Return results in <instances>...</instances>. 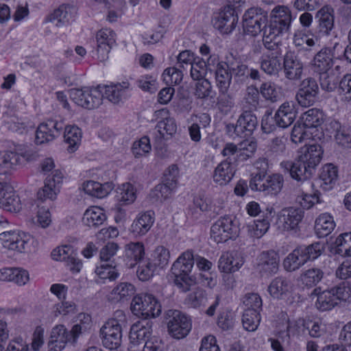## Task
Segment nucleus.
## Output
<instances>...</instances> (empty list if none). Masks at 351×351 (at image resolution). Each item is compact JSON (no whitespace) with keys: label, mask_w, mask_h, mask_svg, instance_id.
Here are the masks:
<instances>
[{"label":"nucleus","mask_w":351,"mask_h":351,"mask_svg":"<svg viewBox=\"0 0 351 351\" xmlns=\"http://www.w3.org/2000/svg\"><path fill=\"white\" fill-rule=\"evenodd\" d=\"M292 21L291 10L285 5L276 6L270 13V21L264 29V38L279 40V36L289 31Z\"/></svg>","instance_id":"obj_6"},{"label":"nucleus","mask_w":351,"mask_h":351,"mask_svg":"<svg viewBox=\"0 0 351 351\" xmlns=\"http://www.w3.org/2000/svg\"><path fill=\"white\" fill-rule=\"evenodd\" d=\"M307 261L318 258L325 250V244L314 242L308 245H300Z\"/></svg>","instance_id":"obj_53"},{"label":"nucleus","mask_w":351,"mask_h":351,"mask_svg":"<svg viewBox=\"0 0 351 351\" xmlns=\"http://www.w3.org/2000/svg\"><path fill=\"white\" fill-rule=\"evenodd\" d=\"M99 86L102 90L104 97L107 98L113 104H119L128 96L130 84L128 82L110 86Z\"/></svg>","instance_id":"obj_26"},{"label":"nucleus","mask_w":351,"mask_h":351,"mask_svg":"<svg viewBox=\"0 0 351 351\" xmlns=\"http://www.w3.org/2000/svg\"><path fill=\"white\" fill-rule=\"evenodd\" d=\"M335 226L333 217L328 213H322L315 220V231L318 237L324 238L329 235Z\"/></svg>","instance_id":"obj_36"},{"label":"nucleus","mask_w":351,"mask_h":351,"mask_svg":"<svg viewBox=\"0 0 351 351\" xmlns=\"http://www.w3.org/2000/svg\"><path fill=\"white\" fill-rule=\"evenodd\" d=\"M234 173L235 169L232 162L226 159L215 168L213 176V181L219 185H225L231 181Z\"/></svg>","instance_id":"obj_31"},{"label":"nucleus","mask_w":351,"mask_h":351,"mask_svg":"<svg viewBox=\"0 0 351 351\" xmlns=\"http://www.w3.org/2000/svg\"><path fill=\"white\" fill-rule=\"evenodd\" d=\"M135 293L134 286L130 282H121L114 287L111 295L117 301H125L131 298Z\"/></svg>","instance_id":"obj_48"},{"label":"nucleus","mask_w":351,"mask_h":351,"mask_svg":"<svg viewBox=\"0 0 351 351\" xmlns=\"http://www.w3.org/2000/svg\"><path fill=\"white\" fill-rule=\"evenodd\" d=\"M259 90L253 85L249 86L245 90L244 97L243 98V110H256L259 106Z\"/></svg>","instance_id":"obj_43"},{"label":"nucleus","mask_w":351,"mask_h":351,"mask_svg":"<svg viewBox=\"0 0 351 351\" xmlns=\"http://www.w3.org/2000/svg\"><path fill=\"white\" fill-rule=\"evenodd\" d=\"M342 46L336 43L332 48L324 47L319 51L313 58V69L314 71L320 73L325 71H330L333 64V58L335 57L334 51Z\"/></svg>","instance_id":"obj_20"},{"label":"nucleus","mask_w":351,"mask_h":351,"mask_svg":"<svg viewBox=\"0 0 351 351\" xmlns=\"http://www.w3.org/2000/svg\"><path fill=\"white\" fill-rule=\"evenodd\" d=\"M107 217L104 210L99 207L93 206L88 208L84 213L82 221L84 225L97 228L104 224Z\"/></svg>","instance_id":"obj_35"},{"label":"nucleus","mask_w":351,"mask_h":351,"mask_svg":"<svg viewBox=\"0 0 351 351\" xmlns=\"http://www.w3.org/2000/svg\"><path fill=\"white\" fill-rule=\"evenodd\" d=\"M265 47L269 51L264 53L260 61L261 69L269 75H277L281 69V49L280 40H269L267 38L263 39Z\"/></svg>","instance_id":"obj_9"},{"label":"nucleus","mask_w":351,"mask_h":351,"mask_svg":"<svg viewBox=\"0 0 351 351\" xmlns=\"http://www.w3.org/2000/svg\"><path fill=\"white\" fill-rule=\"evenodd\" d=\"M319 86L315 79L307 77L301 81L295 98L302 107L313 106L318 99Z\"/></svg>","instance_id":"obj_14"},{"label":"nucleus","mask_w":351,"mask_h":351,"mask_svg":"<svg viewBox=\"0 0 351 351\" xmlns=\"http://www.w3.org/2000/svg\"><path fill=\"white\" fill-rule=\"evenodd\" d=\"M319 75V84L323 90L332 92L337 88L339 79L332 70L320 73Z\"/></svg>","instance_id":"obj_49"},{"label":"nucleus","mask_w":351,"mask_h":351,"mask_svg":"<svg viewBox=\"0 0 351 351\" xmlns=\"http://www.w3.org/2000/svg\"><path fill=\"white\" fill-rule=\"evenodd\" d=\"M64 127L60 119H50L39 125L36 133V142L43 144L59 136Z\"/></svg>","instance_id":"obj_15"},{"label":"nucleus","mask_w":351,"mask_h":351,"mask_svg":"<svg viewBox=\"0 0 351 351\" xmlns=\"http://www.w3.org/2000/svg\"><path fill=\"white\" fill-rule=\"evenodd\" d=\"M126 324V317L123 311L114 313L100 329V337L103 346L109 350H116L121 344L122 328Z\"/></svg>","instance_id":"obj_4"},{"label":"nucleus","mask_w":351,"mask_h":351,"mask_svg":"<svg viewBox=\"0 0 351 351\" xmlns=\"http://www.w3.org/2000/svg\"><path fill=\"white\" fill-rule=\"evenodd\" d=\"M132 311L141 314L145 319L156 317L160 315L162 306L158 300L152 294L142 293L134 296L131 303Z\"/></svg>","instance_id":"obj_11"},{"label":"nucleus","mask_w":351,"mask_h":351,"mask_svg":"<svg viewBox=\"0 0 351 351\" xmlns=\"http://www.w3.org/2000/svg\"><path fill=\"white\" fill-rule=\"evenodd\" d=\"M338 178V170L337 167L332 164L325 165L319 175V186L324 191L332 189L336 184Z\"/></svg>","instance_id":"obj_34"},{"label":"nucleus","mask_w":351,"mask_h":351,"mask_svg":"<svg viewBox=\"0 0 351 351\" xmlns=\"http://www.w3.org/2000/svg\"><path fill=\"white\" fill-rule=\"evenodd\" d=\"M244 263L243 257L237 252H226L220 256L218 268L225 274H231L238 271Z\"/></svg>","instance_id":"obj_23"},{"label":"nucleus","mask_w":351,"mask_h":351,"mask_svg":"<svg viewBox=\"0 0 351 351\" xmlns=\"http://www.w3.org/2000/svg\"><path fill=\"white\" fill-rule=\"evenodd\" d=\"M319 18V32L322 35H330L334 29V16L328 8H322L317 13Z\"/></svg>","instance_id":"obj_41"},{"label":"nucleus","mask_w":351,"mask_h":351,"mask_svg":"<svg viewBox=\"0 0 351 351\" xmlns=\"http://www.w3.org/2000/svg\"><path fill=\"white\" fill-rule=\"evenodd\" d=\"M240 138H247L252 135L258 126L256 116L251 110H243L237 119Z\"/></svg>","instance_id":"obj_27"},{"label":"nucleus","mask_w":351,"mask_h":351,"mask_svg":"<svg viewBox=\"0 0 351 351\" xmlns=\"http://www.w3.org/2000/svg\"><path fill=\"white\" fill-rule=\"evenodd\" d=\"M260 94L271 103L278 101L281 97V87L272 81L263 82L259 88Z\"/></svg>","instance_id":"obj_40"},{"label":"nucleus","mask_w":351,"mask_h":351,"mask_svg":"<svg viewBox=\"0 0 351 351\" xmlns=\"http://www.w3.org/2000/svg\"><path fill=\"white\" fill-rule=\"evenodd\" d=\"M259 163L261 165L263 163L265 167H263L262 171L252 174L249 183L250 188L254 191L263 192L265 195H276L282 189L283 176L278 173L267 176L266 174L267 162L265 158L260 159L256 162L257 168L259 167L258 166Z\"/></svg>","instance_id":"obj_2"},{"label":"nucleus","mask_w":351,"mask_h":351,"mask_svg":"<svg viewBox=\"0 0 351 351\" xmlns=\"http://www.w3.org/2000/svg\"><path fill=\"white\" fill-rule=\"evenodd\" d=\"M88 91V87L82 88H73L70 90V97L73 102L81 107H90L96 105L93 101H86V95Z\"/></svg>","instance_id":"obj_60"},{"label":"nucleus","mask_w":351,"mask_h":351,"mask_svg":"<svg viewBox=\"0 0 351 351\" xmlns=\"http://www.w3.org/2000/svg\"><path fill=\"white\" fill-rule=\"evenodd\" d=\"M248 146L249 148H246L244 146L239 149L235 144L228 143L222 149L221 154L223 156L227 157L226 159H228V160L231 162V157L234 156L241 158L242 160H246L252 157L256 148V143L252 141L248 143ZM233 159H235V157H234Z\"/></svg>","instance_id":"obj_29"},{"label":"nucleus","mask_w":351,"mask_h":351,"mask_svg":"<svg viewBox=\"0 0 351 351\" xmlns=\"http://www.w3.org/2000/svg\"><path fill=\"white\" fill-rule=\"evenodd\" d=\"M64 138L66 144H68L67 150L70 153H73L77 150L81 142L82 132L80 128L75 125H64Z\"/></svg>","instance_id":"obj_38"},{"label":"nucleus","mask_w":351,"mask_h":351,"mask_svg":"<svg viewBox=\"0 0 351 351\" xmlns=\"http://www.w3.org/2000/svg\"><path fill=\"white\" fill-rule=\"evenodd\" d=\"M40 172L48 176L45 178L44 186L37 193L38 200H53L56 197L57 187L62 181L63 173L59 169H54V161L51 158L44 159L40 162Z\"/></svg>","instance_id":"obj_5"},{"label":"nucleus","mask_w":351,"mask_h":351,"mask_svg":"<svg viewBox=\"0 0 351 351\" xmlns=\"http://www.w3.org/2000/svg\"><path fill=\"white\" fill-rule=\"evenodd\" d=\"M229 62L226 58V61H221L216 66L215 78L219 91L228 90L232 80V74L229 69Z\"/></svg>","instance_id":"obj_28"},{"label":"nucleus","mask_w":351,"mask_h":351,"mask_svg":"<svg viewBox=\"0 0 351 351\" xmlns=\"http://www.w3.org/2000/svg\"><path fill=\"white\" fill-rule=\"evenodd\" d=\"M292 291L293 285L291 280L283 276L274 278L268 287V291L272 298L285 300L288 304H291L294 302V297L291 295Z\"/></svg>","instance_id":"obj_18"},{"label":"nucleus","mask_w":351,"mask_h":351,"mask_svg":"<svg viewBox=\"0 0 351 351\" xmlns=\"http://www.w3.org/2000/svg\"><path fill=\"white\" fill-rule=\"evenodd\" d=\"M329 290L333 292L338 303L339 301H346L351 298V286L348 282H343Z\"/></svg>","instance_id":"obj_62"},{"label":"nucleus","mask_w":351,"mask_h":351,"mask_svg":"<svg viewBox=\"0 0 351 351\" xmlns=\"http://www.w3.org/2000/svg\"><path fill=\"white\" fill-rule=\"evenodd\" d=\"M261 322V315L258 311L245 310L242 317V324L245 330L255 331Z\"/></svg>","instance_id":"obj_52"},{"label":"nucleus","mask_w":351,"mask_h":351,"mask_svg":"<svg viewBox=\"0 0 351 351\" xmlns=\"http://www.w3.org/2000/svg\"><path fill=\"white\" fill-rule=\"evenodd\" d=\"M268 12L259 7H252L243 16V27L245 34L256 36L268 25ZM264 37L263 38V39Z\"/></svg>","instance_id":"obj_10"},{"label":"nucleus","mask_w":351,"mask_h":351,"mask_svg":"<svg viewBox=\"0 0 351 351\" xmlns=\"http://www.w3.org/2000/svg\"><path fill=\"white\" fill-rule=\"evenodd\" d=\"M206 302V293L200 288L195 289L189 293L184 300L185 304L195 308L204 306Z\"/></svg>","instance_id":"obj_51"},{"label":"nucleus","mask_w":351,"mask_h":351,"mask_svg":"<svg viewBox=\"0 0 351 351\" xmlns=\"http://www.w3.org/2000/svg\"><path fill=\"white\" fill-rule=\"evenodd\" d=\"M113 189L114 184L112 182L101 184L98 182L89 180L83 184V189L86 194L97 198L106 197Z\"/></svg>","instance_id":"obj_33"},{"label":"nucleus","mask_w":351,"mask_h":351,"mask_svg":"<svg viewBox=\"0 0 351 351\" xmlns=\"http://www.w3.org/2000/svg\"><path fill=\"white\" fill-rule=\"evenodd\" d=\"M324 276V272L319 268H311L306 270L301 275V280L303 284L308 287L315 286L321 281Z\"/></svg>","instance_id":"obj_54"},{"label":"nucleus","mask_w":351,"mask_h":351,"mask_svg":"<svg viewBox=\"0 0 351 351\" xmlns=\"http://www.w3.org/2000/svg\"><path fill=\"white\" fill-rule=\"evenodd\" d=\"M300 246L297 247L284 259L283 267L287 271H293L300 269L308 261Z\"/></svg>","instance_id":"obj_37"},{"label":"nucleus","mask_w":351,"mask_h":351,"mask_svg":"<svg viewBox=\"0 0 351 351\" xmlns=\"http://www.w3.org/2000/svg\"><path fill=\"white\" fill-rule=\"evenodd\" d=\"M338 304L332 291L325 290L317 295L316 306L322 311H330Z\"/></svg>","instance_id":"obj_50"},{"label":"nucleus","mask_w":351,"mask_h":351,"mask_svg":"<svg viewBox=\"0 0 351 351\" xmlns=\"http://www.w3.org/2000/svg\"><path fill=\"white\" fill-rule=\"evenodd\" d=\"M152 321L143 319L132 326L130 332V344L138 345L151 338L152 334Z\"/></svg>","instance_id":"obj_22"},{"label":"nucleus","mask_w":351,"mask_h":351,"mask_svg":"<svg viewBox=\"0 0 351 351\" xmlns=\"http://www.w3.org/2000/svg\"><path fill=\"white\" fill-rule=\"evenodd\" d=\"M304 211L300 208L289 207L281 210L277 215L276 225L278 229L297 233L300 231V223L304 217Z\"/></svg>","instance_id":"obj_13"},{"label":"nucleus","mask_w":351,"mask_h":351,"mask_svg":"<svg viewBox=\"0 0 351 351\" xmlns=\"http://www.w3.org/2000/svg\"><path fill=\"white\" fill-rule=\"evenodd\" d=\"M239 232V221L232 215H225L217 219L210 228V237L217 243L235 239Z\"/></svg>","instance_id":"obj_8"},{"label":"nucleus","mask_w":351,"mask_h":351,"mask_svg":"<svg viewBox=\"0 0 351 351\" xmlns=\"http://www.w3.org/2000/svg\"><path fill=\"white\" fill-rule=\"evenodd\" d=\"M322 154L323 150L319 145H305L298 152L295 161H282L280 167L289 172L293 179L303 182L311 177L322 160Z\"/></svg>","instance_id":"obj_1"},{"label":"nucleus","mask_w":351,"mask_h":351,"mask_svg":"<svg viewBox=\"0 0 351 351\" xmlns=\"http://www.w3.org/2000/svg\"><path fill=\"white\" fill-rule=\"evenodd\" d=\"M151 150L149 138L145 136L138 141H135L132 147V151L136 158L145 156Z\"/></svg>","instance_id":"obj_61"},{"label":"nucleus","mask_w":351,"mask_h":351,"mask_svg":"<svg viewBox=\"0 0 351 351\" xmlns=\"http://www.w3.org/2000/svg\"><path fill=\"white\" fill-rule=\"evenodd\" d=\"M116 199L121 205L132 203L136 199L134 188L130 183H124L117 189Z\"/></svg>","instance_id":"obj_47"},{"label":"nucleus","mask_w":351,"mask_h":351,"mask_svg":"<svg viewBox=\"0 0 351 351\" xmlns=\"http://www.w3.org/2000/svg\"><path fill=\"white\" fill-rule=\"evenodd\" d=\"M125 265L132 268L138 263H141L145 256V247L143 243L130 242L125 245Z\"/></svg>","instance_id":"obj_30"},{"label":"nucleus","mask_w":351,"mask_h":351,"mask_svg":"<svg viewBox=\"0 0 351 351\" xmlns=\"http://www.w3.org/2000/svg\"><path fill=\"white\" fill-rule=\"evenodd\" d=\"M156 129L159 133L160 138L168 139L176 133L178 125L173 118L167 117L160 121Z\"/></svg>","instance_id":"obj_44"},{"label":"nucleus","mask_w":351,"mask_h":351,"mask_svg":"<svg viewBox=\"0 0 351 351\" xmlns=\"http://www.w3.org/2000/svg\"><path fill=\"white\" fill-rule=\"evenodd\" d=\"M194 87V95L202 100L213 99L216 95L211 82L207 79L196 80Z\"/></svg>","instance_id":"obj_42"},{"label":"nucleus","mask_w":351,"mask_h":351,"mask_svg":"<svg viewBox=\"0 0 351 351\" xmlns=\"http://www.w3.org/2000/svg\"><path fill=\"white\" fill-rule=\"evenodd\" d=\"M230 69L234 80H245L248 79L249 68L239 59L233 56L227 57Z\"/></svg>","instance_id":"obj_45"},{"label":"nucleus","mask_w":351,"mask_h":351,"mask_svg":"<svg viewBox=\"0 0 351 351\" xmlns=\"http://www.w3.org/2000/svg\"><path fill=\"white\" fill-rule=\"evenodd\" d=\"M239 17L237 13L229 8L223 7L213 18V27L221 34H230L236 27Z\"/></svg>","instance_id":"obj_17"},{"label":"nucleus","mask_w":351,"mask_h":351,"mask_svg":"<svg viewBox=\"0 0 351 351\" xmlns=\"http://www.w3.org/2000/svg\"><path fill=\"white\" fill-rule=\"evenodd\" d=\"M303 125L306 128H317L324 121V114L317 108H311L302 115Z\"/></svg>","instance_id":"obj_46"},{"label":"nucleus","mask_w":351,"mask_h":351,"mask_svg":"<svg viewBox=\"0 0 351 351\" xmlns=\"http://www.w3.org/2000/svg\"><path fill=\"white\" fill-rule=\"evenodd\" d=\"M82 330V326L78 324H75L71 330H67L64 325L55 326L51 331L49 351H62L67 343H75Z\"/></svg>","instance_id":"obj_7"},{"label":"nucleus","mask_w":351,"mask_h":351,"mask_svg":"<svg viewBox=\"0 0 351 351\" xmlns=\"http://www.w3.org/2000/svg\"><path fill=\"white\" fill-rule=\"evenodd\" d=\"M100 266L97 267L95 273L102 279H109L114 280L119 276V273L116 269V265H112L106 262H102Z\"/></svg>","instance_id":"obj_58"},{"label":"nucleus","mask_w":351,"mask_h":351,"mask_svg":"<svg viewBox=\"0 0 351 351\" xmlns=\"http://www.w3.org/2000/svg\"><path fill=\"white\" fill-rule=\"evenodd\" d=\"M337 93L343 101H351V74L345 75L339 82Z\"/></svg>","instance_id":"obj_57"},{"label":"nucleus","mask_w":351,"mask_h":351,"mask_svg":"<svg viewBox=\"0 0 351 351\" xmlns=\"http://www.w3.org/2000/svg\"><path fill=\"white\" fill-rule=\"evenodd\" d=\"M75 8L70 4H62L46 18V21L53 23L56 27L68 25L74 18Z\"/></svg>","instance_id":"obj_24"},{"label":"nucleus","mask_w":351,"mask_h":351,"mask_svg":"<svg viewBox=\"0 0 351 351\" xmlns=\"http://www.w3.org/2000/svg\"><path fill=\"white\" fill-rule=\"evenodd\" d=\"M207 71L205 60L198 57L191 65V76L194 80L205 79Z\"/></svg>","instance_id":"obj_63"},{"label":"nucleus","mask_w":351,"mask_h":351,"mask_svg":"<svg viewBox=\"0 0 351 351\" xmlns=\"http://www.w3.org/2000/svg\"><path fill=\"white\" fill-rule=\"evenodd\" d=\"M3 199V204L0 207L10 212H19L22 208L21 199L18 195L12 190Z\"/></svg>","instance_id":"obj_56"},{"label":"nucleus","mask_w":351,"mask_h":351,"mask_svg":"<svg viewBox=\"0 0 351 351\" xmlns=\"http://www.w3.org/2000/svg\"><path fill=\"white\" fill-rule=\"evenodd\" d=\"M172 184L162 181V184H157L150 192L149 197L153 203L163 202L170 198L176 190Z\"/></svg>","instance_id":"obj_39"},{"label":"nucleus","mask_w":351,"mask_h":351,"mask_svg":"<svg viewBox=\"0 0 351 351\" xmlns=\"http://www.w3.org/2000/svg\"><path fill=\"white\" fill-rule=\"evenodd\" d=\"M167 316L170 318L168 330L173 338L180 339L189 333L192 323L189 316L178 310L167 311Z\"/></svg>","instance_id":"obj_12"},{"label":"nucleus","mask_w":351,"mask_h":351,"mask_svg":"<svg viewBox=\"0 0 351 351\" xmlns=\"http://www.w3.org/2000/svg\"><path fill=\"white\" fill-rule=\"evenodd\" d=\"M280 258L274 250L264 251L258 257L257 270L262 276L277 273Z\"/></svg>","instance_id":"obj_21"},{"label":"nucleus","mask_w":351,"mask_h":351,"mask_svg":"<svg viewBox=\"0 0 351 351\" xmlns=\"http://www.w3.org/2000/svg\"><path fill=\"white\" fill-rule=\"evenodd\" d=\"M95 38L97 48L95 55L100 62H104L108 59V54L116 43V34L110 29H101L97 32Z\"/></svg>","instance_id":"obj_16"},{"label":"nucleus","mask_w":351,"mask_h":351,"mask_svg":"<svg viewBox=\"0 0 351 351\" xmlns=\"http://www.w3.org/2000/svg\"><path fill=\"white\" fill-rule=\"evenodd\" d=\"M282 69L285 77L292 81L302 78L304 64L294 51H287L283 57Z\"/></svg>","instance_id":"obj_19"},{"label":"nucleus","mask_w":351,"mask_h":351,"mask_svg":"<svg viewBox=\"0 0 351 351\" xmlns=\"http://www.w3.org/2000/svg\"><path fill=\"white\" fill-rule=\"evenodd\" d=\"M155 214L152 210L139 213L131 225L130 231L136 237L146 234L153 226Z\"/></svg>","instance_id":"obj_25"},{"label":"nucleus","mask_w":351,"mask_h":351,"mask_svg":"<svg viewBox=\"0 0 351 351\" xmlns=\"http://www.w3.org/2000/svg\"><path fill=\"white\" fill-rule=\"evenodd\" d=\"M269 228V222L267 219H258L249 226V232L253 237L261 238Z\"/></svg>","instance_id":"obj_64"},{"label":"nucleus","mask_w":351,"mask_h":351,"mask_svg":"<svg viewBox=\"0 0 351 351\" xmlns=\"http://www.w3.org/2000/svg\"><path fill=\"white\" fill-rule=\"evenodd\" d=\"M295 118L294 107L287 101L281 104L274 114L276 124L278 127L282 128H286L291 125Z\"/></svg>","instance_id":"obj_32"},{"label":"nucleus","mask_w":351,"mask_h":351,"mask_svg":"<svg viewBox=\"0 0 351 351\" xmlns=\"http://www.w3.org/2000/svg\"><path fill=\"white\" fill-rule=\"evenodd\" d=\"M183 74L180 69L169 67L166 69L162 73L165 83L169 86H174L180 84L182 80Z\"/></svg>","instance_id":"obj_59"},{"label":"nucleus","mask_w":351,"mask_h":351,"mask_svg":"<svg viewBox=\"0 0 351 351\" xmlns=\"http://www.w3.org/2000/svg\"><path fill=\"white\" fill-rule=\"evenodd\" d=\"M194 265V256L191 251L183 252L173 263L171 272L174 276L175 285L182 292H186L195 283L191 275Z\"/></svg>","instance_id":"obj_3"},{"label":"nucleus","mask_w":351,"mask_h":351,"mask_svg":"<svg viewBox=\"0 0 351 351\" xmlns=\"http://www.w3.org/2000/svg\"><path fill=\"white\" fill-rule=\"evenodd\" d=\"M22 156L15 152H5L0 157V167L3 169H14L21 162Z\"/></svg>","instance_id":"obj_55"}]
</instances>
